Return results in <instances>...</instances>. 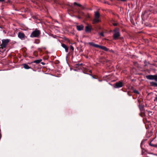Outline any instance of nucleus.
<instances>
[{"mask_svg":"<svg viewBox=\"0 0 157 157\" xmlns=\"http://www.w3.org/2000/svg\"><path fill=\"white\" fill-rule=\"evenodd\" d=\"M94 16L95 17L93 20V24L98 23L101 21L99 19L100 14L98 12L96 11L95 12Z\"/></svg>","mask_w":157,"mask_h":157,"instance_id":"obj_1","label":"nucleus"},{"mask_svg":"<svg viewBox=\"0 0 157 157\" xmlns=\"http://www.w3.org/2000/svg\"><path fill=\"white\" fill-rule=\"evenodd\" d=\"M40 34V31L37 29L33 31L31 33L30 36L31 37H38Z\"/></svg>","mask_w":157,"mask_h":157,"instance_id":"obj_2","label":"nucleus"},{"mask_svg":"<svg viewBox=\"0 0 157 157\" xmlns=\"http://www.w3.org/2000/svg\"><path fill=\"white\" fill-rule=\"evenodd\" d=\"M114 33L113 34V39L116 40L118 37L120 36V33L118 29H116L114 30Z\"/></svg>","mask_w":157,"mask_h":157,"instance_id":"obj_3","label":"nucleus"},{"mask_svg":"<svg viewBox=\"0 0 157 157\" xmlns=\"http://www.w3.org/2000/svg\"><path fill=\"white\" fill-rule=\"evenodd\" d=\"M2 43L1 45V48H2L6 47L8 43L9 42L10 40L9 39L2 40Z\"/></svg>","mask_w":157,"mask_h":157,"instance_id":"obj_4","label":"nucleus"},{"mask_svg":"<svg viewBox=\"0 0 157 157\" xmlns=\"http://www.w3.org/2000/svg\"><path fill=\"white\" fill-rule=\"evenodd\" d=\"M123 86V84L122 82H118L116 83L114 85V87L115 88H117L121 87Z\"/></svg>","mask_w":157,"mask_h":157,"instance_id":"obj_5","label":"nucleus"},{"mask_svg":"<svg viewBox=\"0 0 157 157\" xmlns=\"http://www.w3.org/2000/svg\"><path fill=\"white\" fill-rule=\"evenodd\" d=\"M139 107L141 113H144V105H139Z\"/></svg>","mask_w":157,"mask_h":157,"instance_id":"obj_6","label":"nucleus"},{"mask_svg":"<svg viewBox=\"0 0 157 157\" xmlns=\"http://www.w3.org/2000/svg\"><path fill=\"white\" fill-rule=\"evenodd\" d=\"M155 75H148L146 76V78L149 80H155Z\"/></svg>","mask_w":157,"mask_h":157,"instance_id":"obj_7","label":"nucleus"},{"mask_svg":"<svg viewBox=\"0 0 157 157\" xmlns=\"http://www.w3.org/2000/svg\"><path fill=\"white\" fill-rule=\"evenodd\" d=\"M83 26L81 25H77L76 26V28L77 30L78 31H81L83 29Z\"/></svg>","mask_w":157,"mask_h":157,"instance_id":"obj_8","label":"nucleus"},{"mask_svg":"<svg viewBox=\"0 0 157 157\" xmlns=\"http://www.w3.org/2000/svg\"><path fill=\"white\" fill-rule=\"evenodd\" d=\"M18 36L20 39H23L25 37V34L19 32L18 33Z\"/></svg>","mask_w":157,"mask_h":157,"instance_id":"obj_9","label":"nucleus"},{"mask_svg":"<svg viewBox=\"0 0 157 157\" xmlns=\"http://www.w3.org/2000/svg\"><path fill=\"white\" fill-rule=\"evenodd\" d=\"M98 48L102 50H104L105 51H108V49L106 47H105L104 46L98 45Z\"/></svg>","mask_w":157,"mask_h":157,"instance_id":"obj_10","label":"nucleus"},{"mask_svg":"<svg viewBox=\"0 0 157 157\" xmlns=\"http://www.w3.org/2000/svg\"><path fill=\"white\" fill-rule=\"evenodd\" d=\"M62 46L65 49V51L66 52H67L68 51V47L64 44H62Z\"/></svg>","mask_w":157,"mask_h":157,"instance_id":"obj_11","label":"nucleus"},{"mask_svg":"<svg viewBox=\"0 0 157 157\" xmlns=\"http://www.w3.org/2000/svg\"><path fill=\"white\" fill-rule=\"evenodd\" d=\"M88 44L90 45L93 46L95 48H98V45L95 44L93 42H90L88 43Z\"/></svg>","mask_w":157,"mask_h":157,"instance_id":"obj_12","label":"nucleus"},{"mask_svg":"<svg viewBox=\"0 0 157 157\" xmlns=\"http://www.w3.org/2000/svg\"><path fill=\"white\" fill-rule=\"evenodd\" d=\"M85 31L86 32H90L91 31V29L88 26H87L85 27Z\"/></svg>","mask_w":157,"mask_h":157,"instance_id":"obj_13","label":"nucleus"},{"mask_svg":"<svg viewBox=\"0 0 157 157\" xmlns=\"http://www.w3.org/2000/svg\"><path fill=\"white\" fill-rule=\"evenodd\" d=\"M23 67L25 69H28L30 68V67H29L27 64H23Z\"/></svg>","mask_w":157,"mask_h":157,"instance_id":"obj_14","label":"nucleus"},{"mask_svg":"<svg viewBox=\"0 0 157 157\" xmlns=\"http://www.w3.org/2000/svg\"><path fill=\"white\" fill-rule=\"evenodd\" d=\"M41 61H42V59H37V60H36L34 61H33V63H35L37 64H38L39 63H40Z\"/></svg>","mask_w":157,"mask_h":157,"instance_id":"obj_15","label":"nucleus"},{"mask_svg":"<svg viewBox=\"0 0 157 157\" xmlns=\"http://www.w3.org/2000/svg\"><path fill=\"white\" fill-rule=\"evenodd\" d=\"M151 85L152 86H153L155 87H156V83L154 82H151L150 83Z\"/></svg>","mask_w":157,"mask_h":157,"instance_id":"obj_16","label":"nucleus"},{"mask_svg":"<svg viewBox=\"0 0 157 157\" xmlns=\"http://www.w3.org/2000/svg\"><path fill=\"white\" fill-rule=\"evenodd\" d=\"M74 4L75 5L79 7H81V5L80 4H78V3H76V2H74Z\"/></svg>","mask_w":157,"mask_h":157,"instance_id":"obj_17","label":"nucleus"},{"mask_svg":"<svg viewBox=\"0 0 157 157\" xmlns=\"http://www.w3.org/2000/svg\"><path fill=\"white\" fill-rule=\"evenodd\" d=\"M133 91L134 93L138 94H139V92L138 91H137V90H134Z\"/></svg>","mask_w":157,"mask_h":157,"instance_id":"obj_18","label":"nucleus"},{"mask_svg":"<svg viewBox=\"0 0 157 157\" xmlns=\"http://www.w3.org/2000/svg\"><path fill=\"white\" fill-rule=\"evenodd\" d=\"M147 112L148 113V114L149 115H152V112L149 111H148Z\"/></svg>","mask_w":157,"mask_h":157,"instance_id":"obj_19","label":"nucleus"},{"mask_svg":"<svg viewBox=\"0 0 157 157\" xmlns=\"http://www.w3.org/2000/svg\"><path fill=\"white\" fill-rule=\"evenodd\" d=\"M70 48L72 51H74V47L73 46H72L71 45L70 46Z\"/></svg>","mask_w":157,"mask_h":157,"instance_id":"obj_20","label":"nucleus"},{"mask_svg":"<svg viewBox=\"0 0 157 157\" xmlns=\"http://www.w3.org/2000/svg\"><path fill=\"white\" fill-rule=\"evenodd\" d=\"M155 80L157 82V75H155Z\"/></svg>","mask_w":157,"mask_h":157,"instance_id":"obj_21","label":"nucleus"},{"mask_svg":"<svg viewBox=\"0 0 157 157\" xmlns=\"http://www.w3.org/2000/svg\"><path fill=\"white\" fill-rule=\"evenodd\" d=\"M99 34H100V35H101V36H104V35L103 33H102V32L101 33H100Z\"/></svg>","mask_w":157,"mask_h":157,"instance_id":"obj_22","label":"nucleus"},{"mask_svg":"<svg viewBox=\"0 0 157 157\" xmlns=\"http://www.w3.org/2000/svg\"><path fill=\"white\" fill-rule=\"evenodd\" d=\"M113 24L114 26H116L117 25V23H114Z\"/></svg>","mask_w":157,"mask_h":157,"instance_id":"obj_23","label":"nucleus"},{"mask_svg":"<svg viewBox=\"0 0 157 157\" xmlns=\"http://www.w3.org/2000/svg\"><path fill=\"white\" fill-rule=\"evenodd\" d=\"M154 101H157V97L155 98V99H154Z\"/></svg>","mask_w":157,"mask_h":157,"instance_id":"obj_24","label":"nucleus"},{"mask_svg":"<svg viewBox=\"0 0 157 157\" xmlns=\"http://www.w3.org/2000/svg\"><path fill=\"white\" fill-rule=\"evenodd\" d=\"M4 1H5V0H0V2H4Z\"/></svg>","mask_w":157,"mask_h":157,"instance_id":"obj_25","label":"nucleus"},{"mask_svg":"<svg viewBox=\"0 0 157 157\" xmlns=\"http://www.w3.org/2000/svg\"><path fill=\"white\" fill-rule=\"evenodd\" d=\"M127 0H121L122 2H125Z\"/></svg>","mask_w":157,"mask_h":157,"instance_id":"obj_26","label":"nucleus"},{"mask_svg":"<svg viewBox=\"0 0 157 157\" xmlns=\"http://www.w3.org/2000/svg\"><path fill=\"white\" fill-rule=\"evenodd\" d=\"M41 63V64H42L43 65H44V63L43 62H42Z\"/></svg>","mask_w":157,"mask_h":157,"instance_id":"obj_27","label":"nucleus"},{"mask_svg":"<svg viewBox=\"0 0 157 157\" xmlns=\"http://www.w3.org/2000/svg\"><path fill=\"white\" fill-rule=\"evenodd\" d=\"M155 147H157V145H155Z\"/></svg>","mask_w":157,"mask_h":157,"instance_id":"obj_28","label":"nucleus"},{"mask_svg":"<svg viewBox=\"0 0 157 157\" xmlns=\"http://www.w3.org/2000/svg\"><path fill=\"white\" fill-rule=\"evenodd\" d=\"M1 134H0V138H1Z\"/></svg>","mask_w":157,"mask_h":157,"instance_id":"obj_29","label":"nucleus"},{"mask_svg":"<svg viewBox=\"0 0 157 157\" xmlns=\"http://www.w3.org/2000/svg\"><path fill=\"white\" fill-rule=\"evenodd\" d=\"M156 87H157V83L156 84Z\"/></svg>","mask_w":157,"mask_h":157,"instance_id":"obj_30","label":"nucleus"},{"mask_svg":"<svg viewBox=\"0 0 157 157\" xmlns=\"http://www.w3.org/2000/svg\"><path fill=\"white\" fill-rule=\"evenodd\" d=\"M78 18H80V17H78Z\"/></svg>","mask_w":157,"mask_h":157,"instance_id":"obj_31","label":"nucleus"}]
</instances>
